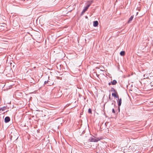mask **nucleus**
Segmentation results:
<instances>
[{
  "label": "nucleus",
  "mask_w": 153,
  "mask_h": 153,
  "mask_svg": "<svg viewBox=\"0 0 153 153\" xmlns=\"http://www.w3.org/2000/svg\"><path fill=\"white\" fill-rule=\"evenodd\" d=\"M100 140L99 138H96L95 137L90 138L89 140L90 142H97Z\"/></svg>",
  "instance_id": "1"
},
{
  "label": "nucleus",
  "mask_w": 153,
  "mask_h": 153,
  "mask_svg": "<svg viewBox=\"0 0 153 153\" xmlns=\"http://www.w3.org/2000/svg\"><path fill=\"white\" fill-rule=\"evenodd\" d=\"M116 107L115 104L113 103V102L111 104V106H110V108H112V112L113 113H115V111L114 108H115Z\"/></svg>",
  "instance_id": "2"
},
{
  "label": "nucleus",
  "mask_w": 153,
  "mask_h": 153,
  "mask_svg": "<svg viewBox=\"0 0 153 153\" xmlns=\"http://www.w3.org/2000/svg\"><path fill=\"white\" fill-rule=\"evenodd\" d=\"M89 7V5H87L86 6H85V8L83 9L82 12V14H83L85 13V12L87 10Z\"/></svg>",
  "instance_id": "3"
},
{
  "label": "nucleus",
  "mask_w": 153,
  "mask_h": 153,
  "mask_svg": "<svg viewBox=\"0 0 153 153\" xmlns=\"http://www.w3.org/2000/svg\"><path fill=\"white\" fill-rule=\"evenodd\" d=\"M10 120V118L8 117H6L4 119V121L6 123L8 122Z\"/></svg>",
  "instance_id": "4"
},
{
  "label": "nucleus",
  "mask_w": 153,
  "mask_h": 153,
  "mask_svg": "<svg viewBox=\"0 0 153 153\" xmlns=\"http://www.w3.org/2000/svg\"><path fill=\"white\" fill-rule=\"evenodd\" d=\"M98 25V22L97 21H95L93 22V25L94 27L97 26Z\"/></svg>",
  "instance_id": "5"
},
{
  "label": "nucleus",
  "mask_w": 153,
  "mask_h": 153,
  "mask_svg": "<svg viewBox=\"0 0 153 153\" xmlns=\"http://www.w3.org/2000/svg\"><path fill=\"white\" fill-rule=\"evenodd\" d=\"M121 103H122V100H121V98H120L119 100V101H118V106L119 107L121 105Z\"/></svg>",
  "instance_id": "6"
},
{
  "label": "nucleus",
  "mask_w": 153,
  "mask_h": 153,
  "mask_svg": "<svg viewBox=\"0 0 153 153\" xmlns=\"http://www.w3.org/2000/svg\"><path fill=\"white\" fill-rule=\"evenodd\" d=\"M134 17L133 16H131L130 18L129 19L128 21V23H129L132 20Z\"/></svg>",
  "instance_id": "7"
},
{
  "label": "nucleus",
  "mask_w": 153,
  "mask_h": 153,
  "mask_svg": "<svg viewBox=\"0 0 153 153\" xmlns=\"http://www.w3.org/2000/svg\"><path fill=\"white\" fill-rule=\"evenodd\" d=\"M112 96L114 97H115L118 98V96H117V95L114 93H112Z\"/></svg>",
  "instance_id": "8"
},
{
  "label": "nucleus",
  "mask_w": 153,
  "mask_h": 153,
  "mask_svg": "<svg viewBox=\"0 0 153 153\" xmlns=\"http://www.w3.org/2000/svg\"><path fill=\"white\" fill-rule=\"evenodd\" d=\"M125 52L124 51H122L120 52V54L121 56H123L125 55Z\"/></svg>",
  "instance_id": "9"
},
{
  "label": "nucleus",
  "mask_w": 153,
  "mask_h": 153,
  "mask_svg": "<svg viewBox=\"0 0 153 153\" xmlns=\"http://www.w3.org/2000/svg\"><path fill=\"white\" fill-rule=\"evenodd\" d=\"M117 83V81L115 80H114L112 82V84L113 85H115Z\"/></svg>",
  "instance_id": "10"
},
{
  "label": "nucleus",
  "mask_w": 153,
  "mask_h": 153,
  "mask_svg": "<svg viewBox=\"0 0 153 153\" xmlns=\"http://www.w3.org/2000/svg\"><path fill=\"white\" fill-rule=\"evenodd\" d=\"M92 2H93V1H88V5H89V6H90V5L92 3Z\"/></svg>",
  "instance_id": "11"
},
{
  "label": "nucleus",
  "mask_w": 153,
  "mask_h": 153,
  "mask_svg": "<svg viewBox=\"0 0 153 153\" xmlns=\"http://www.w3.org/2000/svg\"><path fill=\"white\" fill-rule=\"evenodd\" d=\"M1 108V110L2 111H3L6 109V107L4 106L2 108Z\"/></svg>",
  "instance_id": "12"
},
{
  "label": "nucleus",
  "mask_w": 153,
  "mask_h": 153,
  "mask_svg": "<svg viewBox=\"0 0 153 153\" xmlns=\"http://www.w3.org/2000/svg\"><path fill=\"white\" fill-rule=\"evenodd\" d=\"M88 112L90 114L91 113V109L89 108L88 110Z\"/></svg>",
  "instance_id": "13"
},
{
  "label": "nucleus",
  "mask_w": 153,
  "mask_h": 153,
  "mask_svg": "<svg viewBox=\"0 0 153 153\" xmlns=\"http://www.w3.org/2000/svg\"><path fill=\"white\" fill-rule=\"evenodd\" d=\"M48 81H45L44 82V84H46L47 83H48Z\"/></svg>",
  "instance_id": "14"
},
{
  "label": "nucleus",
  "mask_w": 153,
  "mask_h": 153,
  "mask_svg": "<svg viewBox=\"0 0 153 153\" xmlns=\"http://www.w3.org/2000/svg\"><path fill=\"white\" fill-rule=\"evenodd\" d=\"M145 76H146V74H144V76H144V77H145Z\"/></svg>",
  "instance_id": "15"
},
{
  "label": "nucleus",
  "mask_w": 153,
  "mask_h": 153,
  "mask_svg": "<svg viewBox=\"0 0 153 153\" xmlns=\"http://www.w3.org/2000/svg\"><path fill=\"white\" fill-rule=\"evenodd\" d=\"M1 108H0V112H1Z\"/></svg>",
  "instance_id": "16"
},
{
  "label": "nucleus",
  "mask_w": 153,
  "mask_h": 153,
  "mask_svg": "<svg viewBox=\"0 0 153 153\" xmlns=\"http://www.w3.org/2000/svg\"><path fill=\"white\" fill-rule=\"evenodd\" d=\"M110 84H111L110 83H109V85H110Z\"/></svg>",
  "instance_id": "17"
}]
</instances>
